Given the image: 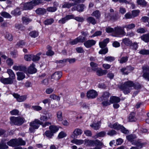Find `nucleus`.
<instances>
[{
    "label": "nucleus",
    "mask_w": 149,
    "mask_h": 149,
    "mask_svg": "<svg viewBox=\"0 0 149 149\" xmlns=\"http://www.w3.org/2000/svg\"><path fill=\"white\" fill-rule=\"evenodd\" d=\"M140 13V11L139 10H133L132 11V13L133 18L137 16Z\"/></svg>",
    "instance_id": "obj_52"
},
{
    "label": "nucleus",
    "mask_w": 149,
    "mask_h": 149,
    "mask_svg": "<svg viewBox=\"0 0 149 149\" xmlns=\"http://www.w3.org/2000/svg\"><path fill=\"white\" fill-rule=\"evenodd\" d=\"M123 26H117L114 28L115 36L118 37L120 36H125L126 35V32L124 31Z\"/></svg>",
    "instance_id": "obj_4"
},
{
    "label": "nucleus",
    "mask_w": 149,
    "mask_h": 149,
    "mask_svg": "<svg viewBox=\"0 0 149 149\" xmlns=\"http://www.w3.org/2000/svg\"><path fill=\"white\" fill-rule=\"evenodd\" d=\"M7 143L9 146L15 147L19 145H24L26 143L25 141L23 140L22 139L18 138L11 139Z\"/></svg>",
    "instance_id": "obj_2"
},
{
    "label": "nucleus",
    "mask_w": 149,
    "mask_h": 149,
    "mask_svg": "<svg viewBox=\"0 0 149 149\" xmlns=\"http://www.w3.org/2000/svg\"><path fill=\"white\" fill-rule=\"evenodd\" d=\"M132 144L136 146L137 147L141 149L146 144V142L142 143L140 140H138L133 141L132 143Z\"/></svg>",
    "instance_id": "obj_13"
},
{
    "label": "nucleus",
    "mask_w": 149,
    "mask_h": 149,
    "mask_svg": "<svg viewBox=\"0 0 149 149\" xmlns=\"http://www.w3.org/2000/svg\"><path fill=\"white\" fill-rule=\"evenodd\" d=\"M5 38L9 41H11L13 40V36L11 34H10L8 33H6L5 36Z\"/></svg>",
    "instance_id": "obj_63"
},
{
    "label": "nucleus",
    "mask_w": 149,
    "mask_h": 149,
    "mask_svg": "<svg viewBox=\"0 0 149 149\" xmlns=\"http://www.w3.org/2000/svg\"><path fill=\"white\" fill-rule=\"evenodd\" d=\"M143 77L145 79L149 81V66L145 65L142 67Z\"/></svg>",
    "instance_id": "obj_7"
},
{
    "label": "nucleus",
    "mask_w": 149,
    "mask_h": 149,
    "mask_svg": "<svg viewBox=\"0 0 149 149\" xmlns=\"http://www.w3.org/2000/svg\"><path fill=\"white\" fill-rule=\"evenodd\" d=\"M11 14L15 16H17L21 14V12L19 9L18 8L12 11L11 13Z\"/></svg>",
    "instance_id": "obj_35"
},
{
    "label": "nucleus",
    "mask_w": 149,
    "mask_h": 149,
    "mask_svg": "<svg viewBox=\"0 0 149 149\" xmlns=\"http://www.w3.org/2000/svg\"><path fill=\"white\" fill-rule=\"evenodd\" d=\"M23 22L25 24H27L31 21L32 20L26 17H23L22 18Z\"/></svg>",
    "instance_id": "obj_48"
},
{
    "label": "nucleus",
    "mask_w": 149,
    "mask_h": 149,
    "mask_svg": "<svg viewBox=\"0 0 149 149\" xmlns=\"http://www.w3.org/2000/svg\"><path fill=\"white\" fill-rule=\"evenodd\" d=\"M98 95L97 92L95 91L91 90L88 91L87 93V97L89 99H93L96 97Z\"/></svg>",
    "instance_id": "obj_9"
},
{
    "label": "nucleus",
    "mask_w": 149,
    "mask_h": 149,
    "mask_svg": "<svg viewBox=\"0 0 149 149\" xmlns=\"http://www.w3.org/2000/svg\"><path fill=\"white\" fill-rule=\"evenodd\" d=\"M86 21L88 23L91 24L93 25H95L97 23L95 19L92 17H88L86 19Z\"/></svg>",
    "instance_id": "obj_28"
},
{
    "label": "nucleus",
    "mask_w": 149,
    "mask_h": 149,
    "mask_svg": "<svg viewBox=\"0 0 149 149\" xmlns=\"http://www.w3.org/2000/svg\"><path fill=\"white\" fill-rule=\"evenodd\" d=\"M102 101H103V102H102V104L103 106L106 107L110 104L111 102L110 100L109 101L108 100H104Z\"/></svg>",
    "instance_id": "obj_57"
},
{
    "label": "nucleus",
    "mask_w": 149,
    "mask_h": 149,
    "mask_svg": "<svg viewBox=\"0 0 149 149\" xmlns=\"http://www.w3.org/2000/svg\"><path fill=\"white\" fill-rule=\"evenodd\" d=\"M57 8L55 6L50 7L47 8L46 10L48 12H54L57 10Z\"/></svg>",
    "instance_id": "obj_51"
},
{
    "label": "nucleus",
    "mask_w": 149,
    "mask_h": 149,
    "mask_svg": "<svg viewBox=\"0 0 149 149\" xmlns=\"http://www.w3.org/2000/svg\"><path fill=\"white\" fill-rule=\"evenodd\" d=\"M115 59V58L114 57L111 56L105 57L104 58V60L110 62L113 61Z\"/></svg>",
    "instance_id": "obj_58"
},
{
    "label": "nucleus",
    "mask_w": 149,
    "mask_h": 149,
    "mask_svg": "<svg viewBox=\"0 0 149 149\" xmlns=\"http://www.w3.org/2000/svg\"><path fill=\"white\" fill-rule=\"evenodd\" d=\"M40 125H41L43 127H45L47 126L51 125V123L48 122H46L44 123L40 121Z\"/></svg>",
    "instance_id": "obj_62"
},
{
    "label": "nucleus",
    "mask_w": 149,
    "mask_h": 149,
    "mask_svg": "<svg viewBox=\"0 0 149 149\" xmlns=\"http://www.w3.org/2000/svg\"><path fill=\"white\" fill-rule=\"evenodd\" d=\"M42 54L41 52L37 53L36 55L32 54V60L34 62L38 61L40 59V56Z\"/></svg>",
    "instance_id": "obj_26"
},
{
    "label": "nucleus",
    "mask_w": 149,
    "mask_h": 149,
    "mask_svg": "<svg viewBox=\"0 0 149 149\" xmlns=\"http://www.w3.org/2000/svg\"><path fill=\"white\" fill-rule=\"evenodd\" d=\"M135 114L134 112L131 113L129 115V119L130 122L135 121L136 120V118L135 117Z\"/></svg>",
    "instance_id": "obj_33"
},
{
    "label": "nucleus",
    "mask_w": 149,
    "mask_h": 149,
    "mask_svg": "<svg viewBox=\"0 0 149 149\" xmlns=\"http://www.w3.org/2000/svg\"><path fill=\"white\" fill-rule=\"evenodd\" d=\"M91 15L95 17L97 19H99L100 17V13L99 11L97 10L93 12L91 14Z\"/></svg>",
    "instance_id": "obj_42"
},
{
    "label": "nucleus",
    "mask_w": 149,
    "mask_h": 149,
    "mask_svg": "<svg viewBox=\"0 0 149 149\" xmlns=\"http://www.w3.org/2000/svg\"><path fill=\"white\" fill-rule=\"evenodd\" d=\"M128 58V57L127 56L123 57L119 60V62L121 64L125 63L127 61Z\"/></svg>",
    "instance_id": "obj_56"
},
{
    "label": "nucleus",
    "mask_w": 149,
    "mask_h": 149,
    "mask_svg": "<svg viewBox=\"0 0 149 149\" xmlns=\"http://www.w3.org/2000/svg\"><path fill=\"white\" fill-rule=\"evenodd\" d=\"M7 72L9 76V78L11 79L13 82V80L15 79V74L13 70L10 69H8Z\"/></svg>",
    "instance_id": "obj_24"
},
{
    "label": "nucleus",
    "mask_w": 149,
    "mask_h": 149,
    "mask_svg": "<svg viewBox=\"0 0 149 149\" xmlns=\"http://www.w3.org/2000/svg\"><path fill=\"white\" fill-rule=\"evenodd\" d=\"M36 13L38 15H43L45 14L47 11L45 9L43 8H38L35 11Z\"/></svg>",
    "instance_id": "obj_20"
},
{
    "label": "nucleus",
    "mask_w": 149,
    "mask_h": 149,
    "mask_svg": "<svg viewBox=\"0 0 149 149\" xmlns=\"http://www.w3.org/2000/svg\"><path fill=\"white\" fill-rule=\"evenodd\" d=\"M86 40V37H83L80 36L70 42V44L72 45H74L78 42H83Z\"/></svg>",
    "instance_id": "obj_8"
},
{
    "label": "nucleus",
    "mask_w": 149,
    "mask_h": 149,
    "mask_svg": "<svg viewBox=\"0 0 149 149\" xmlns=\"http://www.w3.org/2000/svg\"><path fill=\"white\" fill-rule=\"evenodd\" d=\"M135 26V24L133 23L125 25L123 26V28H125L127 31L129 30H131L134 28Z\"/></svg>",
    "instance_id": "obj_32"
},
{
    "label": "nucleus",
    "mask_w": 149,
    "mask_h": 149,
    "mask_svg": "<svg viewBox=\"0 0 149 149\" xmlns=\"http://www.w3.org/2000/svg\"><path fill=\"white\" fill-rule=\"evenodd\" d=\"M0 81L5 84H10L13 83L12 80L9 78H5L4 77H1L0 78Z\"/></svg>",
    "instance_id": "obj_17"
},
{
    "label": "nucleus",
    "mask_w": 149,
    "mask_h": 149,
    "mask_svg": "<svg viewBox=\"0 0 149 149\" xmlns=\"http://www.w3.org/2000/svg\"><path fill=\"white\" fill-rule=\"evenodd\" d=\"M122 41V43L125 45L129 46L132 44V42L129 38H125L123 39Z\"/></svg>",
    "instance_id": "obj_23"
},
{
    "label": "nucleus",
    "mask_w": 149,
    "mask_h": 149,
    "mask_svg": "<svg viewBox=\"0 0 149 149\" xmlns=\"http://www.w3.org/2000/svg\"><path fill=\"white\" fill-rule=\"evenodd\" d=\"M120 18V16H119L118 12H116L114 14H112L111 20L116 21L117 20Z\"/></svg>",
    "instance_id": "obj_31"
},
{
    "label": "nucleus",
    "mask_w": 149,
    "mask_h": 149,
    "mask_svg": "<svg viewBox=\"0 0 149 149\" xmlns=\"http://www.w3.org/2000/svg\"><path fill=\"white\" fill-rule=\"evenodd\" d=\"M57 118L58 121H61L63 120L62 113L61 111H58L57 114Z\"/></svg>",
    "instance_id": "obj_64"
},
{
    "label": "nucleus",
    "mask_w": 149,
    "mask_h": 149,
    "mask_svg": "<svg viewBox=\"0 0 149 149\" xmlns=\"http://www.w3.org/2000/svg\"><path fill=\"white\" fill-rule=\"evenodd\" d=\"M8 148V146L6 145V143L3 140H1L0 142V149H6Z\"/></svg>",
    "instance_id": "obj_43"
},
{
    "label": "nucleus",
    "mask_w": 149,
    "mask_h": 149,
    "mask_svg": "<svg viewBox=\"0 0 149 149\" xmlns=\"http://www.w3.org/2000/svg\"><path fill=\"white\" fill-rule=\"evenodd\" d=\"M108 126L111 128H113L116 130H120L121 131L125 134H128L129 131L125 128L123 125L119 124L118 123H116L113 124L110 123Z\"/></svg>",
    "instance_id": "obj_3"
},
{
    "label": "nucleus",
    "mask_w": 149,
    "mask_h": 149,
    "mask_svg": "<svg viewBox=\"0 0 149 149\" xmlns=\"http://www.w3.org/2000/svg\"><path fill=\"white\" fill-rule=\"evenodd\" d=\"M71 142L77 145H80L83 143L84 141L82 140L74 139L72 140Z\"/></svg>",
    "instance_id": "obj_39"
},
{
    "label": "nucleus",
    "mask_w": 149,
    "mask_h": 149,
    "mask_svg": "<svg viewBox=\"0 0 149 149\" xmlns=\"http://www.w3.org/2000/svg\"><path fill=\"white\" fill-rule=\"evenodd\" d=\"M84 145L87 146H94L95 145H100V141L98 139L91 140L86 139L84 140Z\"/></svg>",
    "instance_id": "obj_5"
},
{
    "label": "nucleus",
    "mask_w": 149,
    "mask_h": 149,
    "mask_svg": "<svg viewBox=\"0 0 149 149\" xmlns=\"http://www.w3.org/2000/svg\"><path fill=\"white\" fill-rule=\"evenodd\" d=\"M40 120L38 119H35L34 121L31 122L30 123V127H33L36 129H38L40 125Z\"/></svg>",
    "instance_id": "obj_16"
},
{
    "label": "nucleus",
    "mask_w": 149,
    "mask_h": 149,
    "mask_svg": "<svg viewBox=\"0 0 149 149\" xmlns=\"http://www.w3.org/2000/svg\"><path fill=\"white\" fill-rule=\"evenodd\" d=\"M13 97L16 99L17 101L18 102H22L25 101L27 98L26 95L20 96L17 93H14L13 94Z\"/></svg>",
    "instance_id": "obj_11"
},
{
    "label": "nucleus",
    "mask_w": 149,
    "mask_h": 149,
    "mask_svg": "<svg viewBox=\"0 0 149 149\" xmlns=\"http://www.w3.org/2000/svg\"><path fill=\"white\" fill-rule=\"evenodd\" d=\"M141 39L146 42H149V33L144 34L140 37Z\"/></svg>",
    "instance_id": "obj_27"
},
{
    "label": "nucleus",
    "mask_w": 149,
    "mask_h": 149,
    "mask_svg": "<svg viewBox=\"0 0 149 149\" xmlns=\"http://www.w3.org/2000/svg\"><path fill=\"white\" fill-rule=\"evenodd\" d=\"M44 135L48 138L51 139L52 138L54 134L50 130H47L45 132Z\"/></svg>",
    "instance_id": "obj_40"
},
{
    "label": "nucleus",
    "mask_w": 149,
    "mask_h": 149,
    "mask_svg": "<svg viewBox=\"0 0 149 149\" xmlns=\"http://www.w3.org/2000/svg\"><path fill=\"white\" fill-rule=\"evenodd\" d=\"M120 99L118 97L111 96L110 98V102L111 103H118L120 102Z\"/></svg>",
    "instance_id": "obj_22"
},
{
    "label": "nucleus",
    "mask_w": 149,
    "mask_h": 149,
    "mask_svg": "<svg viewBox=\"0 0 149 149\" xmlns=\"http://www.w3.org/2000/svg\"><path fill=\"white\" fill-rule=\"evenodd\" d=\"M134 85V83L132 81H126L120 85V88L125 94H127L130 92L132 90L131 87L133 86Z\"/></svg>",
    "instance_id": "obj_1"
},
{
    "label": "nucleus",
    "mask_w": 149,
    "mask_h": 149,
    "mask_svg": "<svg viewBox=\"0 0 149 149\" xmlns=\"http://www.w3.org/2000/svg\"><path fill=\"white\" fill-rule=\"evenodd\" d=\"M51 115H50V116H49L48 117L45 115H41L40 118V121H41V122H46L48 119H50L51 118Z\"/></svg>",
    "instance_id": "obj_41"
},
{
    "label": "nucleus",
    "mask_w": 149,
    "mask_h": 149,
    "mask_svg": "<svg viewBox=\"0 0 149 149\" xmlns=\"http://www.w3.org/2000/svg\"><path fill=\"white\" fill-rule=\"evenodd\" d=\"M62 74V72L61 71L56 72L52 75L51 79L58 80L61 77Z\"/></svg>",
    "instance_id": "obj_15"
},
{
    "label": "nucleus",
    "mask_w": 149,
    "mask_h": 149,
    "mask_svg": "<svg viewBox=\"0 0 149 149\" xmlns=\"http://www.w3.org/2000/svg\"><path fill=\"white\" fill-rule=\"evenodd\" d=\"M15 28L18 30H20L21 31L24 30L25 29V27L22 24H16L15 25Z\"/></svg>",
    "instance_id": "obj_55"
},
{
    "label": "nucleus",
    "mask_w": 149,
    "mask_h": 149,
    "mask_svg": "<svg viewBox=\"0 0 149 149\" xmlns=\"http://www.w3.org/2000/svg\"><path fill=\"white\" fill-rule=\"evenodd\" d=\"M1 15L2 17L6 18H10L11 17V16L8 13L6 12H3L1 13Z\"/></svg>",
    "instance_id": "obj_47"
},
{
    "label": "nucleus",
    "mask_w": 149,
    "mask_h": 149,
    "mask_svg": "<svg viewBox=\"0 0 149 149\" xmlns=\"http://www.w3.org/2000/svg\"><path fill=\"white\" fill-rule=\"evenodd\" d=\"M74 18V15H69L65 17L62 18L58 21V23L60 24H64L68 20Z\"/></svg>",
    "instance_id": "obj_10"
},
{
    "label": "nucleus",
    "mask_w": 149,
    "mask_h": 149,
    "mask_svg": "<svg viewBox=\"0 0 149 149\" xmlns=\"http://www.w3.org/2000/svg\"><path fill=\"white\" fill-rule=\"evenodd\" d=\"M133 50H136L138 48V45L136 42L132 43V44L130 46Z\"/></svg>",
    "instance_id": "obj_50"
},
{
    "label": "nucleus",
    "mask_w": 149,
    "mask_h": 149,
    "mask_svg": "<svg viewBox=\"0 0 149 149\" xmlns=\"http://www.w3.org/2000/svg\"><path fill=\"white\" fill-rule=\"evenodd\" d=\"M42 1V0H33L31 1L32 3H33L34 6L41 3Z\"/></svg>",
    "instance_id": "obj_59"
},
{
    "label": "nucleus",
    "mask_w": 149,
    "mask_h": 149,
    "mask_svg": "<svg viewBox=\"0 0 149 149\" xmlns=\"http://www.w3.org/2000/svg\"><path fill=\"white\" fill-rule=\"evenodd\" d=\"M137 2L139 5L143 6H146L147 4L146 2L144 0H137Z\"/></svg>",
    "instance_id": "obj_61"
},
{
    "label": "nucleus",
    "mask_w": 149,
    "mask_h": 149,
    "mask_svg": "<svg viewBox=\"0 0 149 149\" xmlns=\"http://www.w3.org/2000/svg\"><path fill=\"white\" fill-rule=\"evenodd\" d=\"M135 35V32L132 31H131L129 32H127V33H126V35L125 36L129 38H131L132 37H133Z\"/></svg>",
    "instance_id": "obj_49"
},
{
    "label": "nucleus",
    "mask_w": 149,
    "mask_h": 149,
    "mask_svg": "<svg viewBox=\"0 0 149 149\" xmlns=\"http://www.w3.org/2000/svg\"><path fill=\"white\" fill-rule=\"evenodd\" d=\"M49 129L53 134L56 132L58 130V128L56 126L53 125L49 127Z\"/></svg>",
    "instance_id": "obj_34"
},
{
    "label": "nucleus",
    "mask_w": 149,
    "mask_h": 149,
    "mask_svg": "<svg viewBox=\"0 0 149 149\" xmlns=\"http://www.w3.org/2000/svg\"><path fill=\"white\" fill-rule=\"evenodd\" d=\"M106 134V133L104 131H102L97 133L94 136L93 138L96 139L99 137H103Z\"/></svg>",
    "instance_id": "obj_36"
},
{
    "label": "nucleus",
    "mask_w": 149,
    "mask_h": 149,
    "mask_svg": "<svg viewBox=\"0 0 149 149\" xmlns=\"http://www.w3.org/2000/svg\"><path fill=\"white\" fill-rule=\"evenodd\" d=\"M17 79L18 80H22L25 78V75L23 72H18L17 73Z\"/></svg>",
    "instance_id": "obj_30"
},
{
    "label": "nucleus",
    "mask_w": 149,
    "mask_h": 149,
    "mask_svg": "<svg viewBox=\"0 0 149 149\" xmlns=\"http://www.w3.org/2000/svg\"><path fill=\"white\" fill-rule=\"evenodd\" d=\"M54 20L52 18H49L46 19L44 22V23L45 25H50L53 23Z\"/></svg>",
    "instance_id": "obj_44"
},
{
    "label": "nucleus",
    "mask_w": 149,
    "mask_h": 149,
    "mask_svg": "<svg viewBox=\"0 0 149 149\" xmlns=\"http://www.w3.org/2000/svg\"><path fill=\"white\" fill-rule=\"evenodd\" d=\"M101 123L99 122L97 123H94L90 125V126L95 130H98L100 127Z\"/></svg>",
    "instance_id": "obj_38"
},
{
    "label": "nucleus",
    "mask_w": 149,
    "mask_h": 149,
    "mask_svg": "<svg viewBox=\"0 0 149 149\" xmlns=\"http://www.w3.org/2000/svg\"><path fill=\"white\" fill-rule=\"evenodd\" d=\"M110 95V94L108 92L105 91L103 92L100 98L102 100H108Z\"/></svg>",
    "instance_id": "obj_25"
},
{
    "label": "nucleus",
    "mask_w": 149,
    "mask_h": 149,
    "mask_svg": "<svg viewBox=\"0 0 149 149\" xmlns=\"http://www.w3.org/2000/svg\"><path fill=\"white\" fill-rule=\"evenodd\" d=\"M139 53L142 55H148L149 54V50L146 49H142L140 50Z\"/></svg>",
    "instance_id": "obj_53"
},
{
    "label": "nucleus",
    "mask_w": 149,
    "mask_h": 149,
    "mask_svg": "<svg viewBox=\"0 0 149 149\" xmlns=\"http://www.w3.org/2000/svg\"><path fill=\"white\" fill-rule=\"evenodd\" d=\"M96 43V41L93 40H88L85 42L84 45L86 47L88 48L94 45Z\"/></svg>",
    "instance_id": "obj_14"
},
{
    "label": "nucleus",
    "mask_w": 149,
    "mask_h": 149,
    "mask_svg": "<svg viewBox=\"0 0 149 149\" xmlns=\"http://www.w3.org/2000/svg\"><path fill=\"white\" fill-rule=\"evenodd\" d=\"M32 54H26L24 56V58L27 61H30L32 60Z\"/></svg>",
    "instance_id": "obj_60"
},
{
    "label": "nucleus",
    "mask_w": 149,
    "mask_h": 149,
    "mask_svg": "<svg viewBox=\"0 0 149 149\" xmlns=\"http://www.w3.org/2000/svg\"><path fill=\"white\" fill-rule=\"evenodd\" d=\"M38 32L36 31H33L31 32L29 34V35L32 37L35 38L38 35Z\"/></svg>",
    "instance_id": "obj_45"
},
{
    "label": "nucleus",
    "mask_w": 149,
    "mask_h": 149,
    "mask_svg": "<svg viewBox=\"0 0 149 149\" xmlns=\"http://www.w3.org/2000/svg\"><path fill=\"white\" fill-rule=\"evenodd\" d=\"M33 3L31 1L25 3L23 5V9L25 10H31L33 7Z\"/></svg>",
    "instance_id": "obj_18"
},
{
    "label": "nucleus",
    "mask_w": 149,
    "mask_h": 149,
    "mask_svg": "<svg viewBox=\"0 0 149 149\" xmlns=\"http://www.w3.org/2000/svg\"><path fill=\"white\" fill-rule=\"evenodd\" d=\"M77 11L79 12H81L84 11L85 6L84 4H81L77 5Z\"/></svg>",
    "instance_id": "obj_37"
},
{
    "label": "nucleus",
    "mask_w": 149,
    "mask_h": 149,
    "mask_svg": "<svg viewBox=\"0 0 149 149\" xmlns=\"http://www.w3.org/2000/svg\"><path fill=\"white\" fill-rule=\"evenodd\" d=\"M35 65L33 63L29 68L27 71L28 72L31 74L34 73L36 72L37 70L34 67Z\"/></svg>",
    "instance_id": "obj_19"
},
{
    "label": "nucleus",
    "mask_w": 149,
    "mask_h": 149,
    "mask_svg": "<svg viewBox=\"0 0 149 149\" xmlns=\"http://www.w3.org/2000/svg\"><path fill=\"white\" fill-rule=\"evenodd\" d=\"M97 74L98 76H101L106 74L107 73V71L106 70H103L100 68L96 70Z\"/></svg>",
    "instance_id": "obj_21"
},
{
    "label": "nucleus",
    "mask_w": 149,
    "mask_h": 149,
    "mask_svg": "<svg viewBox=\"0 0 149 149\" xmlns=\"http://www.w3.org/2000/svg\"><path fill=\"white\" fill-rule=\"evenodd\" d=\"M11 121L16 125H20L24 122V119L19 117H12L10 118Z\"/></svg>",
    "instance_id": "obj_6"
},
{
    "label": "nucleus",
    "mask_w": 149,
    "mask_h": 149,
    "mask_svg": "<svg viewBox=\"0 0 149 149\" xmlns=\"http://www.w3.org/2000/svg\"><path fill=\"white\" fill-rule=\"evenodd\" d=\"M82 133V131L81 129L77 128L74 131L70 136L73 139H75L77 137V136L81 134Z\"/></svg>",
    "instance_id": "obj_12"
},
{
    "label": "nucleus",
    "mask_w": 149,
    "mask_h": 149,
    "mask_svg": "<svg viewBox=\"0 0 149 149\" xmlns=\"http://www.w3.org/2000/svg\"><path fill=\"white\" fill-rule=\"evenodd\" d=\"M126 138L129 141L132 142L134 139L136 138V136L135 135L131 134L127 136Z\"/></svg>",
    "instance_id": "obj_46"
},
{
    "label": "nucleus",
    "mask_w": 149,
    "mask_h": 149,
    "mask_svg": "<svg viewBox=\"0 0 149 149\" xmlns=\"http://www.w3.org/2000/svg\"><path fill=\"white\" fill-rule=\"evenodd\" d=\"M90 65L92 68V69L95 71H96L98 68L97 65L93 62H92L90 63Z\"/></svg>",
    "instance_id": "obj_54"
},
{
    "label": "nucleus",
    "mask_w": 149,
    "mask_h": 149,
    "mask_svg": "<svg viewBox=\"0 0 149 149\" xmlns=\"http://www.w3.org/2000/svg\"><path fill=\"white\" fill-rule=\"evenodd\" d=\"M48 51L46 52V55L47 56H51L54 54V52L51 50L52 47L49 45H48L47 46Z\"/></svg>",
    "instance_id": "obj_29"
}]
</instances>
